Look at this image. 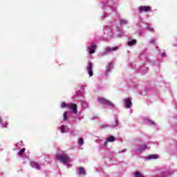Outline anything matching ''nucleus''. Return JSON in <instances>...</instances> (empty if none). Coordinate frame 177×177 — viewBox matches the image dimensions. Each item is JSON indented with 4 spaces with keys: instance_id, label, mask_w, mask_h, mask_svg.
Returning a JSON list of instances; mask_svg holds the SVG:
<instances>
[{
    "instance_id": "nucleus-1",
    "label": "nucleus",
    "mask_w": 177,
    "mask_h": 177,
    "mask_svg": "<svg viewBox=\"0 0 177 177\" xmlns=\"http://www.w3.org/2000/svg\"><path fill=\"white\" fill-rule=\"evenodd\" d=\"M57 160L64 164V165H66L67 168H71V167H73V165L71 164V162H73L74 160L71 158L68 154L67 153H59L56 156Z\"/></svg>"
},
{
    "instance_id": "nucleus-2",
    "label": "nucleus",
    "mask_w": 177,
    "mask_h": 177,
    "mask_svg": "<svg viewBox=\"0 0 177 177\" xmlns=\"http://www.w3.org/2000/svg\"><path fill=\"white\" fill-rule=\"evenodd\" d=\"M62 109H64L65 107H68L71 110L73 114H77L78 111L77 110V104H66V102H62L61 105Z\"/></svg>"
},
{
    "instance_id": "nucleus-3",
    "label": "nucleus",
    "mask_w": 177,
    "mask_h": 177,
    "mask_svg": "<svg viewBox=\"0 0 177 177\" xmlns=\"http://www.w3.org/2000/svg\"><path fill=\"white\" fill-rule=\"evenodd\" d=\"M117 49H118V47H106L104 52H101L99 53V56L100 57H103V56H106V55H109L110 52H114L117 50Z\"/></svg>"
},
{
    "instance_id": "nucleus-4",
    "label": "nucleus",
    "mask_w": 177,
    "mask_h": 177,
    "mask_svg": "<svg viewBox=\"0 0 177 177\" xmlns=\"http://www.w3.org/2000/svg\"><path fill=\"white\" fill-rule=\"evenodd\" d=\"M97 100L100 103V104H104V106H109V107H111V109H114V107H115V105H114V104L104 98L98 97Z\"/></svg>"
},
{
    "instance_id": "nucleus-5",
    "label": "nucleus",
    "mask_w": 177,
    "mask_h": 177,
    "mask_svg": "<svg viewBox=\"0 0 177 177\" xmlns=\"http://www.w3.org/2000/svg\"><path fill=\"white\" fill-rule=\"evenodd\" d=\"M171 174H172V172H171L170 169H165L161 171L160 175H158L156 176H152V177H168L171 175Z\"/></svg>"
},
{
    "instance_id": "nucleus-6",
    "label": "nucleus",
    "mask_w": 177,
    "mask_h": 177,
    "mask_svg": "<svg viewBox=\"0 0 177 177\" xmlns=\"http://www.w3.org/2000/svg\"><path fill=\"white\" fill-rule=\"evenodd\" d=\"M104 34H107L108 35V39H110V38H111V37H113V31L111 30V28H110L109 27H106L104 29Z\"/></svg>"
},
{
    "instance_id": "nucleus-7",
    "label": "nucleus",
    "mask_w": 177,
    "mask_h": 177,
    "mask_svg": "<svg viewBox=\"0 0 177 177\" xmlns=\"http://www.w3.org/2000/svg\"><path fill=\"white\" fill-rule=\"evenodd\" d=\"M93 67V64H92V62H88L87 65V73L90 75V77H92V75H93V72L92 71Z\"/></svg>"
},
{
    "instance_id": "nucleus-8",
    "label": "nucleus",
    "mask_w": 177,
    "mask_h": 177,
    "mask_svg": "<svg viewBox=\"0 0 177 177\" xmlns=\"http://www.w3.org/2000/svg\"><path fill=\"white\" fill-rule=\"evenodd\" d=\"M124 103L126 109H129L132 106V101L129 98H126L124 100Z\"/></svg>"
},
{
    "instance_id": "nucleus-9",
    "label": "nucleus",
    "mask_w": 177,
    "mask_h": 177,
    "mask_svg": "<svg viewBox=\"0 0 177 177\" xmlns=\"http://www.w3.org/2000/svg\"><path fill=\"white\" fill-rule=\"evenodd\" d=\"M95 50H96V45L93 44L88 46V52L89 53H91V55H93V53H95Z\"/></svg>"
},
{
    "instance_id": "nucleus-10",
    "label": "nucleus",
    "mask_w": 177,
    "mask_h": 177,
    "mask_svg": "<svg viewBox=\"0 0 177 177\" xmlns=\"http://www.w3.org/2000/svg\"><path fill=\"white\" fill-rule=\"evenodd\" d=\"M151 8L150 6H140L138 8V10L139 12H149V10H151Z\"/></svg>"
},
{
    "instance_id": "nucleus-11",
    "label": "nucleus",
    "mask_w": 177,
    "mask_h": 177,
    "mask_svg": "<svg viewBox=\"0 0 177 177\" xmlns=\"http://www.w3.org/2000/svg\"><path fill=\"white\" fill-rule=\"evenodd\" d=\"M70 131V129L66 125H62L61 126V133H67Z\"/></svg>"
},
{
    "instance_id": "nucleus-12",
    "label": "nucleus",
    "mask_w": 177,
    "mask_h": 177,
    "mask_svg": "<svg viewBox=\"0 0 177 177\" xmlns=\"http://www.w3.org/2000/svg\"><path fill=\"white\" fill-rule=\"evenodd\" d=\"M111 70H113V64L109 63L106 66L105 75H109V73H111Z\"/></svg>"
},
{
    "instance_id": "nucleus-13",
    "label": "nucleus",
    "mask_w": 177,
    "mask_h": 177,
    "mask_svg": "<svg viewBox=\"0 0 177 177\" xmlns=\"http://www.w3.org/2000/svg\"><path fill=\"white\" fill-rule=\"evenodd\" d=\"M145 121L146 124H147L148 125H152V126L156 125V122H154L152 120H150V119H149V118H145Z\"/></svg>"
},
{
    "instance_id": "nucleus-14",
    "label": "nucleus",
    "mask_w": 177,
    "mask_h": 177,
    "mask_svg": "<svg viewBox=\"0 0 177 177\" xmlns=\"http://www.w3.org/2000/svg\"><path fill=\"white\" fill-rule=\"evenodd\" d=\"M31 167L32 168H35L36 169H39V165L35 162H32L30 163Z\"/></svg>"
},
{
    "instance_id": "nucleus-15",
    "label": "nucleus",
    "mask_w": 177,
    "mask_h": 177,
    "mask_svg": "<svg viewBox=\"0 0 177 177\" xmlns=\"http://www.w3.org/2000/svg\"><path fill=\"white\" fill-rule=\"evenodd\" d=\"M146 149H147V146L142 145L140 147L137 148V151L142 153V151H145V150H146Z\"/></svg>"
},
{
    "instance_id": "nucleus-16",
    "label": "nucleus",
    "mask_w": 177,
    "mask_h": 177,
    "mask_svg": "<svg viewBox=\"0 0 177 177\" xmlns=\"http://www.w3.org/2000/svg\"><path fill=\"white\" fill-rule=\"evenodd\" d=\"M119 125L120 123L118 122V120L115 119L111 125V128H117Z\"/></svg>"
},
{
    "instance_id": "nucleus-17",
    "label": "nucleus",
    "mask_w": 177,
    "mask_h": 177,
    "mask_svg": "<svg viewBox=\"0 0 177 177\" xmlns=\"http://www.w3.org/2000/svg\"><path fill=\"white\" fill-rule=\"evenodd\" d=\"M129 46H132L133 45H136V39H132L128 41Z\"/></svg>"
},
{
    "instance_id": "nucleus-18",
    "label": "nucleus",
    "mask_w": 177,
    "mask_h": 177,
    "mask_svg": "<svg viewBox=\"0 0 177 177\" xmlns=\"http://www.w3.org/2000/svg\"><path fill=\"white\" fill-rule=\"evenodd\" d=\"M157 158H158V155L157 154L150 155L149 156V160H156Z\"/></svg>"
},
{
    "instance_id": "nucleus-19",
    "label": "nucleus",
    "mask_w": 177,
    "mask_h": 177,
    "mask_svg": "<svg viewBox=\"0 0 177 177\" xmlns=\"http://www.w3.org/2000/svg\"><path fill=\"white\" fill-rule=\"evenodd\" d=\"M106 140L109 142H114V140H115V138L114 136H110L107 138Z\"/></svg>"
},
{
    "instance_id": "nucleus-20",
    "label": "nucleus",
    "mask_w": 177,
    "mask_h": 177,
    "mask_svg": "<svg viewBox=\"0 0 177 177\" xmlns=\"http://www.w3.org/2000/svg\"><path fill=\"white\" fill-rule=\"evenodd\" d=\"M79 175H85V170L84 169V168H79Z\"/></svg>"
},
{
    "instance_id": "nucleus-21",
    "label": "nucleus",
    "mask_w": 177,
    "mask_h": 177,
    "mask_svg": "<svg viewBox=\"0 0 177 177\" xmlns=\"http://www.w3.org/2000/svg\"><path fill=\"white\" fill-rule=\"evenodd\" d=\"M135 177H145V176H143V174L141 172L136 171L135 173Z\"/></svg>"
},
{
    "instance_id": "nucleus-22",
    "label": "nucleus",
    "mask_w": 177,
    "mask_h": 177,
    "mask_svg": "<svg viewBox=\"0 0 177 177\" xmlns=\"http://www.w3.org/2000/svg\"><path fill=\"white\" fill-rule=\"evenodd\" d=\"M149 44H151V45H154L155 44H156V38H154V37H152V38H151L150 39H149Z\"/></svg>"
},
{
    "instance_id": "nucleus-23",
    "label": "nucleus",
    "mask_w": 177,
    "mask_h": 177,
    "mask_svg": "<svg viewBox=\"0 0 177 177\" xmlns=\"http://www.w3.org/2000/svg\"><path fill=\"white\" fill-rule=\"evenodd\" d=\"M120 23H122L123 26H126V24H128V21L127 19H120Z\"/></svg>"
},
{
    "instance_id": "nucleus-24",
    "label": "nucleus",
    "mask_w": 177,
    "mask_h": 177,
    "mask_svg": "<svg viewBox=\"0 0 177 177\" xmlns=\"http://www.w3.org/2000/svg\"><path fill=\"white\" fill-rule=\"evenodd\" d=\"M24 151H26V148H23L18 152V156H21L24 154Z\"/></svg>"
},
{
    "instance_id": "nucleus-25",
    "label": "nucleus",
    "mask_w": 177,
    "mask_h": 177,
    "mask_svg": "<svg viewBox=\"0 0 177 177\" xmlns=\"http://www.w3.org/2000/svg\"><path fill=\"white\" fill-rule=\"evenodd\" d=\"M78 145H80V146H82V145H84V138H79Z\"/></svg>"
},
{
    "instance_id": "nucleus-26",
    "label": "nucleus",
    "mask_w": 177,
    "mask_h": 177,
    "mask_svg": "<svg viewBox=\"0 0 177 177\" xmlns=\"http://www.w3.org/2000/svg\"><path fill=\"white\" fill-rule=\"evenodd\" d=\"M68 119V118L67 117V112H65L63 115V121H66Z\"/></svg>"
},
{
    "instance_id": "nucleus-27",
    "label": "nucleus",
    "mask_w": 177,
    "mask_h": 177,
    "mask_svg": "<svg viewBox=\"0 0 177 177\" xmlns=\"http://www.w3.org/2000/svg\"><path fill=\"white\" fill-rule=\"evenodd\" d=\"M147 30H148L149 31H154V29L151 26H147Z\"/></svg>"
},
{
    "instance_id": "nucleus-28",
    "label": "nucleus",
    "mask_w": 177,
    "mask_h": 177,
    "mask_svg": "<svg viewBox=\"0 0 177 177\" xmlns=\"http://www.w3.org/2000/svg\"><path fill=\"white\" fill-rule=\"evenodd\" d=\"M108 127H109V125H107V124H102V125L100 126V128L102 129H103L104 128H107Z\"/></svg>"
},
{
    "instance_id": "nucleus-29",
    "label": "nucleus",
    "mask_w": 177,
    "mask_h": 177,
    "mask_svg": "<svg viewBox=\"0 0 177 177\" xmlns=\"http://www.w3.org/2000/svg\"><path fill=\"white\" fill-rule=\"evenodd\" d=\"M21 145H23V142H19L17 144V147H19L20 149V147H21Z\"/></svg>"
},
{
    "instance_id": "nucleus-30",
    "label": "nucleus",
    "mask_w": 177,
    "mask_h": 177,
    "mask_svg": "<svg viewBox=\"0 0 177 177\" xmlns=\"http://www.w3.org/2000/svg\"><path fill=\"white\" fill-rule=\"evenodd\" d=\"M107 143H109V141H107V140L104 142L103 144V147H107Z\"/></svg>"
},
{
    "instance_id": "nucleus-31",
    "label": "nucleus",
    "mask_w": 177,
    "mask_h": 177,
    "mask_svg": "<svg viewBox=\"0 0 177 177\" xmlns=\"http://www.w3.org/2000/svg\"><path fill=\"white\" fill-rule=\"evenodd\" d=\"M122 35H123L122 33H121V34H118V35H117V37H118V38H121V37H122Z\"/></svg>"
},
{
    "instance_id": "nucleus-32",
    "label": "nucleus",
    "mask_w": 177,
    "mask_h": 177,
    "mask_svg": "<svg viewBox=\"0 0 177 177\" xmlns=\"http://www.w3.org/2000/svg\"><path fill=\"white\" fill-rule=\"evenodd\" d=\"M162 57H165V56H167V54H165V53H163L162 54Z\"/></svg>"
},
{
    "instance_id": "nucleus-33",
    "label": "nucleus",
    "mask_w": 177,
    "mask_h": 177,
    "mask_svg": "<svg viewBox=\"0 0 177 177\" xmlns=\"http://www.w3.org/2000/svg\"><path fill=\"white\" fill-rule=\"evenodd\" d=\"M125 151H127V149H123L121 151H120V153H125Z\"/></svg>"
},
{
    "instance_id": "nucleus-34",
    "label": "nucleus",
    "mask_w": 177,
    "mask_h": 177,
    "mask_svg": "<svg viewBox=\"0 0 177 177\" xmlns=\"http://www.w3.org/2000/svg\"><path fill=\"white\" fill-rule=\"evenodd\" d=\"M82 106H85V101L82 102Z\"/></svg>"
},
{
    "instance_id": "nucleus-35",
    "label": "nucleus",
    "mask_w": 177,
    "mask_h": 177,
    "mask_svg": "<svg viewBox=\"0 0 177 177\" xmlns=\"http://www.w3.org/2000/svg\"><path fill=\"white\" fill-rule=\"evenodd\" d=\"M0 124H2V118L1 117V115H0Z\"/></svg>"
},
{
    "instance_id": "nucleus-36",
    "label": "nucleus",
    "mask_w": 177,
    "mask_h": 177,
    "mask_svg": "<svg viewBox=\"0 0 177 177\" xmlns=\"http://www.w3.org/2000/svg\"><path fill=\"white\" fill-rule=\"evenodd\" d=\"M118 31H120V32H121V28H118Z\"/></svg>"
},
{
    "instance_id": "nucleus-37",
    "label": "nucleus",
    "mask_w": 177,
    "mask_h": 177,
    "mask_svg": "<svg viewBox=\"0 0 177 177\" xmlns=\"http://www.w3.org/2000/svg\"><path fill=\"white\" fill-rule=\"evenodd\" d=\"M95 142H97V140H96Z\"/></svg>"
}]
</instances>
